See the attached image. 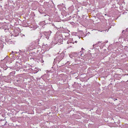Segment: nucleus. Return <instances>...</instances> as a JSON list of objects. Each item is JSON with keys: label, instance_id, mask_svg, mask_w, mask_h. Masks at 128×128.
I'll return each mask as SVG.
<instances>
[{"label": "nucleus", "instance_id": "obj_1", "mask_svg": "<svg viewBox=\"0 0 128 128\" xmlns=\"http://www.w3.org/2000/svg\"><path fill=\"white\" fill-rule=\"evenodd\" d=\"M64 54L63 53H61L60 55L56 57L55 60H56L59 62L63 58Z\"/></svg>", "mask_w": 128, "mask_h": 128}, {"label": "nucleus", "instance_id": "obj_2", "mask_svg": "<svg viewBox=\"0 0 128 128\" xmlns=\"http://www.w3.org/2000/svg\"><path fill=\"white\" fill-rule=\"evenodd\" d=\"M51 33V31L48 32H43L44 34L46 36V38L48 39L49 38V36H50Z\"/></svg>", "mask_w": 128, "mask_h": 128}, {"label": "nucleus", "instance_id": "obj_3", "mask_svg": "<svg viewBox=\"0 0 128 128\" xmlns=\"http://www.w3.org/2000/svg\"><path fill=\"white\" fill-rule=\"evenodd\" d=\"M79 53H77L76 52H74L72 53V55L74 57H76L78 56V55H80V56H81L82 54H79Z\"/></svg>", "mask_w": 128, "mask_h": 128}, {"label": "nucleus", "instance_id": "obj_4", "mask_svg": "<svg viewBox=\"0 0 128 128\" xmlns=\"http://www.w3.org/2000/svg\"><path fill=\"white\" fill-rule=\"evenodd\" d=\"M15 72L14 71H13L12 72H10V74H9L10 76L12 75V76L14 75L15 74Z\"/></svg>", "mask_w": 128, "mask_h": 128}, {"label": "nucleus", "instance_id": "obj_5", "mask_svg": "<svg viewBox=\"0 0 128 128\" xmlns=\"http://www.w3.org/2000/svg\"><path fill=\"white\" fill-rule=\"evenodd\" d=\"M8 56H7L4 58V60H5V62L4 63H7V61L8 60Z\"/></svg>", "mask_w": 128, "mask_h": 128}, {"label": "nucleus", "instance_id": "obj_6", "mask_svg": "<svg viewBox=\"0 0 128 128\" xmlns=\"http://www.w3.org/2000/svg\"><path fill=\"white\" fill-rule=\"evenodd\" d=\"M4 59L2 60H1L0 62V63L1 64H6V63H4V62H5V60H4Z\"/></svg>", "mask_w": 128, "mask_h": 128}, {"label": "nucleus", "instance_id": "obj_7", "mask_svg": "<svg viewBox=\"0 0 128 128\" xmlns=\"http://www.w3.org/2000/svg\"><path fill=\"white\" fill-rule=\"evenodd\" d=\"M101 42H99L98 43L95 44V46L96 45V46H98L99 45V43H101Z\"/></svg>", "mask_w": 128, "mask_h": 128}, {"label": "nucleus", "instance_id": "obj_8", "mask_svg": "<svg viewBox=\"0 0 128 128\" xmlns=\"http://www.w3.org/2000/svg\"><path fill=\"white\" fill-rule=\"evenodd\" d=\"M8 67L7 66L4 67L3 68L4 70H6L8 68Z\"/></svg>", "mask_w": 128, "mask_h": 128}, {"label": "nucleus", "instance_id": "obj_9", "mask_svg": "<svg viewBox=\"0 0 128 128\" xmlns=\"http://www.w3.org/2000/svg\"><path fill=\"white\" fill-rule=\"evenodd\" d=\"M2 73L1 71V70L0 69V76H2Z\"/></svg>", "mask_w": 128, "mask_h": 128}, {"label": "nucleus", "instance_id": "obj_10", "mask_svg": "<svg viewBox=\"0 0 128 128\" xmlns=\"http://www.w3.org/2000/svg\"><path fill=\"white\" fill-rule=\"evenodd\" d=\"M69 56L70 58H72V57L73 56H72V54H71Z\"/></svg>", "mask_w": 128, "mask_h": 128}, {"label": "nucleus", "instance_id": "obj_11", "mask_svg": "<svg viewBox=\"0 0 128 128\" xmlns=\"http://www.w3.org/2000/svg\"><path fill=\"white\" fill-rule=\"evenodd\" d=\"M37 68H35V71H36V72H38L39 70H37Z\"/></svg>", "mask_w": 128, "mask_h": 128}, {"label": "nucleus", "instance_id": "obj_12", "mask_svg": "<svg viewBox=\"0 0 128 128\" xmlns=\"http://www.w3.org/2000/svg\"><path fill=\"white\" fill-rule=\"evenodd\" d=\"M125 32V30H123L122 31V33H124V32Z\"/></svg>", "mask_w": 128, "mask_h": 128}, {"label": "nucleus", "instance_id": "obj_13", "mask_svg": "<svg viewBox=\"0 0 128 128\" xmlns=\"http://www.w3.org/2000/svg\"><path fill=\"white\" fill-rule=\"evenodd\" d=\"M128 31V28H127L126 29V32Z\"/></svg>", "mask_w": 128, "mask_h": 128}, {"label": "nucleus", "instance_id": "obj_14", "mask_svg": "<svg viewBox=\"0 0 128 128\" xmlns=\"http://www.w3.org/2000/svg\"><path fill=\"white\" fill-rule=\"evenodd\" d=\"M95 46V44H94L93 45V47L94 48V46Z\"/></svg>", "mask_w": 128, "mask_h": 128}, {"label": "nucleus", "instance_id": "obj_15", "mask_svg": "<svg viewBox=\"0 0 128 128\" xmlns=\"http://www.w3.org/2000/svg\"><path fill=\"white\" fill-rule=\"evenodd\" d=\"M82 50H84V49L83 48H82Z\"/></svg>", "mask_w": 128, "mask_h": 128}, {"label": "nucleus", "instance_id": "obj_16", "mask_svg": "<svg viewBox=\"0 0 128 128\" xmlns=\"http://www.w3.org/2000/svg\"><path fill=\"white\" fill-rule=\"evenodd\" d=\"M75 42L76 43H77V41H75Z\"/></svg>", "mask_w": 128, "mask_h": 128}, {"label": "nucleus", "instance_id": "obj_17", "mask_svg": "<svg viewBox=\"0 0 128 128\" xmlns=\"http://www.w3.org/2000/svg\"><path fill=\"white\" fill-rule=\"evenodd\" d=\"M44 22H42V23H44Z\"/></svg>", "mask_w": 128, "mask_h": 128}, {"label": "nucleus", "instance_id": "obj_18", "mask_svg": "<svg viewBox=\"0 0 128 128\" xmlns=\"http://www.w3.org/2000/svg\"><path fill=\"white\" fill-rule=\"evenodd\" d=\"M31 45H32V43H31Z\"/></svg>", "mask_w": 128, "mask_h": 128}, {"label": "nucleus", "instance_id": "obj_19", "mask_svg": "<svg viewBox=\"0 0 128 128\" xmlns=\"http://www.w3.org/2000/svg\"><path fill=\"white\" fill-rule=\"evenodd\" d=\"M31 45H32V43H31Z\"/></svg>", "mask_w": 128, "mask_h": 128}]
</instances>
